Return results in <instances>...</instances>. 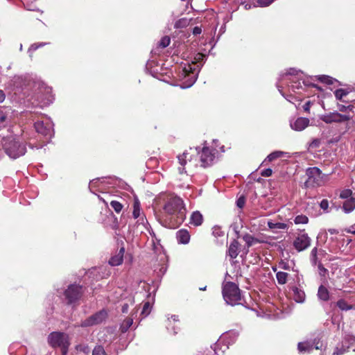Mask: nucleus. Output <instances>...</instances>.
I'll use <instances>...</instances> for the list:
<instances>
[{
  "mask_svg": "<svg viewBox=\"0 0 355 355\" xmlns=\"http://www.w3.org/2000/svg\"><path fill=\"white\" fill-rule=\"evenodd\" d=\"M355 208V200L354 198H350L347 200L343 204V210L345 213L352 211Z\"/></svg>",
  "mask_w": 355,
  "mask_h": 355,
  "instance_id": "nucleus-29",
  "label": "nucleus"
},
{
  "mask_svg": "<svg viewBox=\"0 0 355 355\" xmlns=\"http://www.w3.org/2000/svg\"><path fill=\"white\" fill-rule=\"evenodd\" d=\"M285 154H286V153L283 152V151H280V150L274 151V152L271 153L270 154H269L266 157V158L262 162V164H266L267 162H272V161L277 159V158L282 157Z\"/></svg>",
  "mask_w": 355,
  "mask_h": 355,
  "instance_id": "nucleus-26",
  "label": "nucleus"
},
{
  "mask_svg": "<svg viewBox=\"0 0 355 355\" xmlns=\"http://www.w3.org/2000/svg\"><path fill=\"white\" fill-rule=\"evenodd\" d=\"M243 239L245 242L248 247H251L260 243V241L258 239L248 234H245L243 236Z\"/></svg>",
  "mask_w": 355,
  "mask_h": 355,
  "instance_id": "nucleus-30",
  "label": "nucleus"
},
{
  "mask_svg": "<svg viewBox=\"0 0 355 355\" xmlns=\"http://www.w3.org/2000/svg\"><path fill=\"white\" fill-rule=\"evenodd\" d=\"M329 207V203L327 200H322L320 202V207L324 209L327 210Z\"/></svg>",
  "mask_w": 355,
  "mask_h": 355,
  "instance_id": "nucleus-54",
  "label": "nucleus"
},
{
  "mask_svg": "<svg viewBox=\"0 0 355 355\" xmlns=\"http://www.w3.org/2000/svg\"><path fill=\"white\" fill-rule=\"evenodd\" d=\"M132 215L135 218H137L140 216V202L138 199H135L134 201Z\"/></svg>",
  "mask_w": 355,
  "mask_h": 355,
  "instance_id": "nucleus-33",
  "label": "nucleus"
},
{
  "mask_svg": "<svg viewBox=\"0 0 355 355\" xmlns=\"http://www.w3.org/2000/svg\"><path fill=\"white\" fill-rule=\"evenodd\" d=\"M203 58H204V55H203V54H202V53H198V54L196 55V57L195 58V59H196L197 61H198V62H200V60H203Z\"/></svg>",
  "mask_w": 355,
  "mask_h": 355,
  "instance_id": "nucleus-58",
  "label": "nucleus"
},
{
  "mask_svg": "<svg viewBox=\"0 0 355 355\" xmlns=\"http://www.w3.org/2000/svg\"><path fill=\"white\" fill-rule=\"evenodd\" d=\"M236 205L239 208H242L245 205V198L240 197L236 201Z\"/></svg>",
  "mask_w": 355,
  "mask_h": 355,
  "instance_id": "nucleus-53",
  "label": "nucleus"
},
{
  "mask_svg": "<svg viewBox=\"0 0 355 355\" xmlns=\"http://www.w3.org/2000/svg\"><path fill=\"white\" fill-rule=\"evenodd\" d=\"M162 207L159 220L165 227L175 228L186 218L185 205L183 200L178 196H166Z\"/></svg>",
  "mask_w": 355,
  "mask_h": 355,
  "instance_id": "nucleus-1",
  "label": "nucleus"
},
{
  "mask_svg": "<svg viewBox=\"0 0 355 355\" xmlns=\"http://www.w3.org/2000/svg\"><path fill=\"white\" fill-rule=\"evenodd\" d=\"M76 349H77V351L83 352V353H85V354L89 353V349L87 345H78L76 347Z\"/></svg>",
  "mask_w": 355,
  "mask_h": 355,
  "instance_id": "nucleus-48",
  "label": "nucleus"
},
{
  "mask_svg": "<svg viewBox=\"0 0 355 355\" xmlns=\"http://www.w3.org/2000/svg\"><path fill=\"white\" fill-rule=\"evenodd\" d=\"M329 232L331 234H334L337 233V231H336V230H335V229H330V230H329Z\"/></svg>",
  "mask_w": 355,
  "mask_h": 355,
  "instance_id": "nucleus-62",
  "label": "nucleus"
},
{
  "mask_svg": "<svg viewBox=\"0 0 355 355\" xmlns=\"http://www.w3.org/2000/svg\"><path fill=\"white\" fill-rule=\"evenodd\" d=\"M179 324L180 322L178 317L175 315H173L171 318H168L166 328L168 331H171L173 334H176L178 333V330L180 329Z\"/></svg>",
  "mask_w": 355,
  "mask_h": 355,
  "instance_id": "nucleus-18",
  "label": "nucleus"
},
{
  "mask_svg": "<svg viewBox=\"0 0 355 355\" xmlns=\"http://www.w3.org/2000/svg\"><path fill=\"white\" fill-rule=\"evenodd\" d=\"M318 297L320 300L327 301L329 299V293L328 289L324 286L318 288Z\"/></svg>",
  "mask_w": 355,
  "mask_h": 355,
  "instance_id": "nucleus-27",
  "label": "nucleus"
},
{
  "mask_svg": "<svg viewBox=\"0 0 355 355\" xmlns=\"http://www.w3.org/2000/svg\"><path fill=\"white\" fill-rule=\"evenodd\" d=\"M6 99V94L3 90L0 89V103H2Z\"/></svg>",
  "mask_w": 355,
  "mask_h": 355,
  "instance_id": "nucleus-56",
  "label": "nucleus"
},
{
  "mask_svg": "<svg viewBox=\"0 0 355 355\" xmlns=\"http://www.w3.org/2000/svg\"><path fill=\"white\" fill-rule=\"evenodd\" d=\"M125 252L124 248H121L119 251L112 256L109 261V263L111 266H116L120 265L123 261V254Z\"/></svg>",
  "mask_w": 355,
  "mask_h": 355,
  "instance_id": "nucleus-21",
  "label": "nucleus"
},
{
  "mask_svg": "<svg viewBox=\"0 0 355 355\" xmlns=\"http://www.w3.org/2000/svg\"><path fill=\"white\" fill-rule=\"evenodd\" d=\"M292 291L293 293V297L295 302H297L298 303H302L304 302L305 298H306V295L303 290L294 286L292 288Z\"/></svg>",
  "mask_w": 355,
  "mask_h": 355,
  "instance_id": "nucleus-22",
  "label": "nucleus"
},
{
  "mask_svg": "<svg viewBox=\"0 0 355 355\" xmlns=\"http://www.w3.org/2000/svg\"><path fill=\"white\" fill-rule=\"evenodd\" d=\"M306 174L308 177L304 182L306 188L320 187L327 181V175L323 174L317 167L307 168Z\"/></svg>",
  "mask_w": 355,
  "mask_h": 355,
  "instance_id": "nucleus-6",
  "label": "nucleus"
},
{
  "mask_svg": "<svg viewBox=\"0 0 355 355\" xmlns=\"http://www.w3.org/2000/svg\"><path fill=\"white\" fill-rule=\"evenodd\" d=\"M310 107H311V102L310 101H307L304 105H303V109L305 112H309V110H310Z\"/></svg>",
  "mask_w": 355,
  "mask_h": 355,
  "instance_id": "nucleus-55",
  "label": "nucleus"
},
{
  "mask_svg": "<svg viewBox=\"0 0 355 355\" xmlns=\"http://www.w3.org/2000/svg\"><path fill=\"white\" fill-rule=\"evenodd\" d=\"M338 108L340 112H347V114H349V112H352L354 107L352 105L345 106L344 105H338Z\"/></svg>",
  "mask_w": 355,
  "mask_h": 355,
  "instance_id": "nucleus-39",
  "label": "nucleus"
},
{
  "mask_svg": "<svg viewBox=\"0 0 355 355\" xmlns=\"http://www.w3.org/2000/svg\"><path fill=\"white\" fill-rule=\"evenodd\" d=\"M145 220H146V218H144V217L141 218V223L142 224H144Z\"/></svg>",
  "mask_w": 355,
  "mask_h": 355,
  "instance_id": "nucleus-64",
  "label": "nucleus"
},
{
  "mask_svg": "<svg viewBox=\"0 0 355 355\" xmlns=\"http://www.w3.org/2000/svg\"><path fill=\"white\" fill-rule=\"evenodd\" d=\"M82 293L83 291L81 286L76 284H71L69 286L68 288L64 291V296L68 303L71 304L79 300Z\"/></svg>",
  "mask_w": 355,
  "mask_h": 355,
  "instance_id": "nucleus-15",
  "label": "nucleus"
},
{
  "mask_svg": "<svg viewBox=\"0 0 355 355\" xmlns=\"http://www.w3.org/2000/svg\"><path fill=\"white\" fill-rule=\"evenodd\" d=\"M284 84H287L288 87L294 92H298L304 86H309L310 84L305 80L302 79V73L295 69H290L286 73L282 74L277 83V87L280 92Z\"/></svg>",
  "mask_w": 355,
  "mask_h": 355,
  "instance_id": "nucleus-2",
  "label": "nucleus"
},
{
  "mask_svg": "<svg viewBox=\"0 0 355 355\" xmlns=\"http://www.w3.org/2000/svg\"><path fill=\"white\" fill-rule=\"evenodd\" d=\"M317 248H314L311 252V257L312 261L315 263L317 260Z\"/></svg>",
  "mask_w": 355,
  "mask_h": 355,
  "instance_id": "nucleus-51",
  "label": "nucleus"
},
{
  "mask_svg": "<svg viewBox=\"0 0 355 355\" xmlns=\"http://www.w3.org/2000/svg\"><path fill=\"white\" fill-rule=\"evenodd\" d=\"M48 343L53 348L60 347L62 355H67L70 345L69 336L67 334L53 331L49 335Z\"/></svg>",
  "mask_w": 355,
  "mask_h": 355,
  "instance_id": "nucleus-5",
  "label": "nucleus"
},
{
  "mask_svg": "<svg viewBox=\"0 0 355 355\" xmlns=\"http://www.w3.org/2000/svg\"><path fill=\"white\" fill-rule=\"evenodd\" d=\"M274 1L275 0H258L257 3L261 7H267Z\"/></svg>",
  "mask_w": 355,
  "mask_h": 355,
  "instance_id": "nucleus-46",
  "label": "nucleus"
},
{
  "mask_svg": "<svg viewBox=\"0 0 355 355\" xmlns=\"http://www.w3.org/2000/svg\"><path fill=\"white\" fill-rule=\"evenodd\" d=\"M195 151L196 153H198L200 155V161L201 166L202 167L211 166L214 162L216 153H217L216 148H209L207 146H204L201 151L199 150L198 148H196Z\"/></svg>",
  "mask_w": 355,
  "mask_h": 355,
  "instance_id": "nucleus-10",
  "label": "nucleus"
},
{
  "mask_svg": "<svg viewBox=\"0 0 355 355\" xmlns=\"http://www.w3.org/2000/svg\"><path fill=\"white\" fill-rule=\"evenodd\" d=\"M92 355H107L104 348L101 346H96L92 351Z\"/></svg>",
  "mask_w": 355,
  "mask_h": 355,
  "instance_id": "nucleus-38",
  "label": "nucleus"
},
{
  "mask_svg": "<svg viewBox=\"0 0 355 355\" xmlns=\"http://www.w3.org/2000/svg\"><path fill=\"white\" fill-rule=\"evenodd\" d=\"M308 221V217L304 215H298L294 219L295 224H306Z\"/></svg>",
  "mask_w": 355,
  "mask_h": 355,
  "instance_id": "nucleus-34",
  "label": "nucleus"
},
{
  "mask_svg": "<svg viewBox=\"0 0 355 355\" xmlns=\"http://www.w3.org/2000/svg\"><path fill=\"white\" fill-rule=\"evenodd\" d=\"M34 127L37 132L46 137H51L53 135V124L51 119L42 116L34 123Z\"/></svg>",
  "mask_w": 355,
  "mask_h": 355,
  "instance_id": "nucleus-9",
  "label": "nucleus"
},
{
  "mask_svg": "<svg viewBox=\"0 0 355 355\" xmlns=\"http://www.w3.org/2000/svg\"><path fill=\"white\" fill-rule=\"evenodd\" d=\"M309 119L304 117H299L293 121L290 122L291 128L295 131H302L309 125Z\"/></svg>",
  "mask_w": 355,
  "mask_h": 355,
  "instance_id": "nucleus-17",
  "label": "nucleus"
},
{
  "mask_svg": "<svg viewBox=\"0 0 355 355\" xmlns=\"http://www.w3.org/2000/svg\"><path fill=\"white\" fill-rule=\"evenodd\" d=\"M45 44H46V43H44V42L33 44L29 48L28 51L29 52L34 51L37 50L39 47L43 46Z\"/></svg>",
  "mask_w": 355,
  "mask_h": 355,
  "instance_id": "nucleus-49",
  "label": "nucleus"
},
{
  "mask_svg": "<svg viewBox=\"0 0 355 355\" xmlns=\"http://www.w3.org/2000/svg\"><path fill=\"white\" fill-rule=\"evenodd\" d=\"M319 342H318L314 346V348L315 349H319L322 347V345H319ZM313 349V345L308 343V342H303V343H299L298 344V350L300 352H311Z\"/></svg>",
  "mask_w": 355,
  "mask_h": 355,
  "instance_id": "nucleus-20",
  "label": "nucleus"
},
{
  "mask_svg": "<svg viewBox=\"0 0 355 355\" xmlns=\"http://www.w3.org/2000/svg\"><path fill=\"white\" fill-rule=\"evenodd\" d=\"M352 194V191L350 189H345L340 193V197L343 199L350 198Z\"/></svg>",
  "mask_w": 355,
  "mask_h": 355,
  "instance_id": "nucleus-43",
  "label": "nucleus"
},
{
  "mask_svg": "<svg viewBox=\"0 0 355 355\" xmlns=\"http://www.w3.org/2000/svg\"><path fill=\"white\" fill-rule=\"evenodd\" d=\"M318 79L322 82L325 83L329 85H331L334 82V79H333L331 77H329L328 76H321L318 77Z\"/></svg>",
  "mask_w": 355,
  "mask_h": 355,
  "instance_id": "nucleus-41",
  "label": "nucleus"
},
{
  "mask_svg": "<svg viewBox=\"0 0 355 355\" xmlns=\"http://www.w3.org/2000/svg\"><path fill=\"white\" fill-rule=\"evenodd\" d=\"M272 174V171L270 168H266L261 172V175L263 177H270Z\"/></svg>",
  "mask_w": 355,
  "mask_h": 355,
  "instance_id": "nucleus-52",
  "label": "nucleus"
},
{
  "mask_svg": "<svg viewBox=\"0 0 355 355\" xmlns=\"http://www.w3.org/2000/svg\"><path fill=\"white\" fill-rule=\"evenodd\" d=\"M348 340L349 343L354 341V338L352 336H347V337L345 338V340Z\"/></svg>",
  "mask_w": 355,
  "mask_h": 355,
  "instance_id": "nucleus-59",
  "label": "nucleus"
},
{
  "mask_svg": "<svg viewBox=\"0 0 355 355\" xmlns=\"http://www.w3.org/2000/svg\"><path fill=\"white\" fill-rule=\"evenodd\" d=\"M110 206L116 213H119L123 209V205L121 203L116 200L111 201Z\"/></svg>",
  "mask_w": 355,
  "mask_h": 355,
  "instance_id": "nucleus-36",
  "label": "nucleus"
},
{
  "mask_svg": "<svg viewBox=\"0 0 355 355\" xmlns=\"http://www.w3.org/2000/svg\"><path fill=\"white\" fill-rule=\"evenodd\" d=\"M178 24H182L183 26H186L187 24V20L182 19L178 21Z\"/></svg>",
  "mask_w": 355,
  "mask_h": 355,
  "instance_id": "nucleus-61",
  "label": "nucleus"
},
{
  "mask_svg": "<svg viewBox=\"0 0 355 355\" xmlns=\"http://www.w3.org/2000/svg\"><path fill=\"white\" fill-rule=\"evenodd\" d=\"M150 304L149 302H146L144 304L142 311H141V315H143L144 317H146L150 313Z\"/></svg>",
  "mask_w": 355,
  "mask_h": 355,
  "instance_id": "nucleus-42",
  "label": "nucleus"
},
{
  "mask_svg": "<svg viewBox=\"0 0 355 355\" xmlns=\"http://www.w3.org/2000/svg\"><path fill=\"white\" fill-rule=\"evenodd\" d=\"M239 243L236 240H234L228 248V254L232 259H235L239 253Z\"/></svg>",
  "mask_w": 355,
  "mask_h": 355,
  "instance_id": "nucleus-25",
  "label": "nucleus"
},
{
  "mask_svg": "<svg viewBox=\"0 0 355 355\" xmlns=\"http://www.w3.org/2000/svg\"><path fill=\"white\" fill-rule=\"evenodd\" d=\"M176 237L180 243L187 244L190 240V234L186 230L178 231Z\"/></svg>",
  "mask_w": 355,
  "mask_h": 355,
  "instance_id": "nucleus-23",
  "label": "nucleus"
},
{
  "mask_svg": "<svg viewBox=\"0 0 355 355\" xmlns=\"http://www.w3.org/2000/svg\"><path fill=\"white\" fill-rule=\"evenodd\" d=\"M135 313H132L131 316L129 318H127L123 320V322L121 323L120 329L122 332L125 333L126 332L128 329L132 326L133 324V315Z\"/></svg>",
  "mask_w": 355,
  "mask_h": 355,
  "instance_id": "nucleus-28",
  "label": "nucleus"
},
{
  "mask_svg": "<svg viewBox=\"0 0 355 355\" xmlns=\"http://www.w3.org/2000/svg\"><path fill=\"white\" fill-rule=\"evenodd\" d=\"M224 300L229 304L234 305L241 300L240 290L237 285L232 282H227L223 288Z\"/></svg>",
  "mask_w": 355,
  "mask_h": 355,
  "instance_id": "nucleus-8",
  "label": "nucleus"
},
{
  "mask_svg": "<svg viewBox=\"0 0 355 355\" xmlns=\"http://www.w3.org/2000/svg\"><path fill=\"white\" fill-rule=\"evenodd\" d=\"M334 94L337 99L341 100L343 96L347 95V92L344 89H339L336 90Z\"/></svg>",
  "mask_w": 355,
  "mask_h": 355,
  "instance_id": "nucleus-44",
  "label": "nucleus"
},
{
  "mask_svg": "<svg viewBox=\"0 0 355 355\" xmlns=\"http://www.w3.org/2000/svg\"><path fill=\"white\" fill-rule=\"evenodd\" d=\"M9 110L0 106V130L8 125L9 122Z\"/></svg>",
  "mask_w": 355,
  "mask_h": 355,
  "instance_id": "nucleus-19",
  "label": "nucleus"
},
{
  "mask_svg": "<svg viewBox=\"0 0 355 355\" xmlns=\"http://www.w3.org/2000/svg\"><path fill=\"white\" fill-rule=\"evenodd\" d=\"M352 119V115L350 114H341L338 112H330L320 116V119L326 123H343Z\"/></svg>",
  "mask_w": 355,
  "mask_h": 355,
  "instance_id": "nucleus-12",
  "label": "nucleus"
},
{
  "mask_svg": "<svg viewBox=\"0 0 355 355\" xmlns=\"http://www.w3.org/2000/svg\"><path fill=\"white\" fill-rule=\"evenodd\" d=\"M201 33V28L200 27L196 26L193 30V33L194 35H198Z\"/></svg>",
  "mask_w": 355,
  "mask_h": 355,
  "instance_id": "nucleus-57",
  "label": "nucleus"
},
{
  "mask_svg": "<svg viewBox=\"0 0 355 355\" xmlns=\"http://www.w3.org/2000/svg\"><path fill=\"white\" fill-rule=\"evenodd\" d=\"M311 239L305 232L302 230L293 241V245L297 252H302L310 247Z\"/></svg>",
  "mask_w": 355,
  "mask_h": 355,
  "instance_id": "nucleus-11",
  "label": "nucleus"
},
{
  "mask_svg": "<svg viewBox=\"0 0 355 355\" xmlns=\"http://www.w3.org/2000/svg\"><path fill=\"white\" fill-rule=\"evenodd\" d=\"M239 334L235 331H230L223 334L215 344L214 348L211 347L210 349H207L205 354L204 355H217L216 347H219L221 344L225 346L222 351L224 352L228 348L230 345L233 344L237 339Z\"/></svg>",
  "mask_w": 355,
  "mask_h": 355,
  "instance_id": "nucleus-7",
  "label": "nucleus"
},
{
  "mask_svg": "<svg viewBox=\"0 0 355 355\" xmlns=\"http://www.w3.org/2000/svg\"><path fill=\"white\" fill-rule=\"evenodd\" d=\"M202 215L198 211L192 213L190 217V223L194 226H199L202 223Z\"/></svg>",
  "mask_w": 355,
  "mask_h": 355,
  "instance_id": "nucleus-24",
  "label": "nucleus"
},
{
  "mask_svg": "<svg viewBox=\"0 0 355 355\" xmlns=\"http://www.w3.org/2000/svg\"><path fill=\"white\" fill-rule=\"evenodd\" d=\"M320 141L318 139H313L309 144V147L312 148H316L319 147Z\"/></svg>",
  "mask_w": 355,
  "mask_h": 355,
  "instance_id": "nucleus-50",
  "label": "nucleus"
},
{
  "mask_svg": "<svg viewBox=\"0 0 355 355\" xmlns=\"http://www.w3.org/2000/svg\"><path fill=\"white\" fill-rule=\"evenodd\" d=\"M288 274L285 272L279 271L276 273V278L279 284L284 285L288 281Z\"/></svg>",
  "mask_w": 355,
  "mask_h": 355,
  "instance_id": "nucleus-31",
  "label": "nucleus"
},
{
  "mask_svg": "<svg viewBox=\"0 0 355 355\" xmlns=\"http://www.w3.org/2000/svg\"><path fill=\"white\" fill-rule=\"evenodd\" d=\"M199 71L198 64H185L179 73V78L182 81L181 87L185 89L192 86L197 80Z\"/></svg>",
  "mask_w": 355,
  "mask_h": 355,
  "instance_id": "nucleus-4",
  "label": "nucleus"
},
{
  "mask_svg": "<svg viewBox=\"0 0 355 355\" xmlns=\"http://www.w3.org/2000/svg\"><path fill=\"white\" fill-rule=\"evenodd\" d=\"M1 145L6 154L11 159H17L23 156L26 152L25 144L14 135L3 137Z\"/></svg>",
  "mask_w": 355,
  "mask_h": 355,
  "instance_id": "nucleus-3",
  "label": "nucleus"
},
{
  "mask_svg": "<svg viewBox=\"0 0 355 355\" xmlns=\"http://www.w3.org/2000/svg\"><path fill=\"white\" fill-rule=\"evenodd\" d=\"M268 226L270 229H279V230H285L288 228V225L284 223H275L271 220L268 221Z\"/></svg>",
  "mask_w": 355,
  "mask_h": 355,
  "instance_id": "nucleus-32",
  "label": "nucleus"
},
{
  "mask_svg": "<svg viewBox=\"0 0 355 355\" xmlns=\"http://www.w3.org/2000/svg\"><path fill=\"white\" fill-rule=\"evenodd\" d=\"M51 88L42 83L37 93V98L43 105H48L53 101Z\"/></svg>",
  "mask_w": 355,
  "mask_h": 355,
  "instance_id": "nucleus-14",
  "label": "nucleus"
},
{
  "mask_svg": "<svg viewBox=\"0 0 355 355\" xmlns=\"http://www.w3.org/2000/svg\"><path fill=\"white\" fill-rule=\"evenodd\" d=\"M349 347V345H344V344L342 345L340 348L337 347L334 352L333 353V355H342L345 352H347V349Z\"/></svg>",
  "mask_w": 355,
  "mask_h": 355,
  "instance_id": "nucleus-40",
  "label": "nucleus"
},
{
  "mask_svg": "<svg viewBox=\"0 0 355 355\" xmlns=\"http://www.w3.org/2000/svg\"><path fill=\"white\" fill-rule=\"evenodd\" d=\"M337 306L343 311H347L352 309V306L348 305L344 300H340L337 302Z\"/></svg>",
  "mask_w": 355,
  "mask_h": 355,
  "instance_id": "nucleus-35",
  "label": "nucleus"
},
{
  "mask_svg": "<svg viewBox=\"0 0 355 355\" xmlns=\"http://www.w3.org/2000/svg\"><path fill=\"white\" fill-rule=\"evenodd\" d=\"M279 268L284 270H289L291 269V266L288 262L282 260L279 263Z\"/></svg>",
  "mask_w": 355,
  "mask_h": 355,
  "instance_id": "nucleus-47",
  "label": "nucleus"
},
{
  "mask_svg": "<svg viewBox=\"0 0 355 355\" xmlns=\"http://www.w3.org/2000/svg\"><path fill=\"white\" fill-rule=\"evenodd\" d=\"M212 234L215 237H221L224 236V232L220 226L216 225L212 228Z\"/></svg>",
  "mask_w": 355,
  "mask_h": 355,
  "instance_id": "nucleus-37",
  "label": "nucleus"
},
{
  "mask_svg": "<svg viewBox=\"0 0 355 355\" xmlns=\"http://www.w3.org/2000/svg\"><path fill=\"white\" fill-rule=\"evenodd\" d=\"M319 268H320V270L322 272H325L326 271V269L324 267L320 266Z\"/></svg>",
  "mask_w": 355,
  "mask_h": 355,
  "instance_id": "nucleus-63",
  "label": "nucleus"
},
{
  "mask_svg": "<svg viewBox=\"0 0 355 355\" xmlns=\"http://www.w3.org/2000/svg\"><path fill=\"white\" fill-rule=\"evenodd\" d=\"M190 151H193L192 148H190L189 150H185L182 155H178V159L180 164L182 166V168H179V171L180 173L184 172L186 165H188L189 168H191L193 166H196L197 164L196 163V159L193 161L194 155L191 154ZM196 151L193 150V153Z\"/></svg>",
  "mask_w": 355,
  "mask_h": 355,
  "instance_id": "nucleus-13",
  "label": "nucleus"
},
{
  "mask_svg": "<svg viewBox=\"0 0 355 355\" xmlns=\"http://www.w3.org/2000/svg\"><path fill=\"white\" fill-rule=\"evenodd\" d=\"M128 310V305L127 304H125L122 306V312L126 313Z\"/></svg>",
  "mask_w": 355,
  "mask_h": 355,
  "instance_id": "nucleus-60",
  "label": "nucleus"
},
{
  "mask_svg": "<svg viewBox=\"0 0 355 355\" xmlns=\"http://www.w3.org/2000/svg\"><path fill=\"white\" fill-rule=\"evenodd\" d=\"M170 41V37L167 36L164 37L159 42V46L162 48H165L169 45Z\"/></svg>",
  "mask_w": 355,
  "mask_h": 355,
  "instance_id": "nucleus-45",
  "label": "nucleus"
},
{
  "mask_svg": "<svg viewBox=\"0 0 355 355\" xmlns=\"http://www.w3.org/2000/svg\"><path fill=\"white\" fill-rule=\"evenodd\" d=\"M107 316V313L105 310H101L96 313L92 315L89 318L83 321L81 323L82 327H89L101 323L105 320Z\"/></svg>",
  "mask_w": 355,
  "mask_h": 355,
  "instance_id": "nucleus-16",
  "label": "nucleus"
}]
</instances>
